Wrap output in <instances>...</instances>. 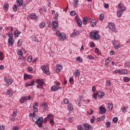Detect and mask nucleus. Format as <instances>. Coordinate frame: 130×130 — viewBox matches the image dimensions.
<instances>
[{"label": "nucleus", "mask_w": 130, "mask_h": 130, "mask_svg": "<svg viewBox=\"0 0 130 130\" xmlns=\"http://www.w3.org/2000/svg\"><path fill=\"white\" fill-rule=\"evenodd\" d=\"M109 29H110L111 31L116 32V33L118 32L117 30L115 29V25H114L113 23H109Z\"/></svg>", "instance_id": "obj_6"}, {"label": "nucleus", "mask_w": 130, "mask_h": 130, "mask_svg": "<svg viewBox=\"0 0 130 130\" xmlns=\"http://www.w3.org/2000/svg\"><path fill=\"white\" fill-rule=\"evenodd\" d=\"M76 60L78 62H82V61H83V59H82V58H81V57H78L76 59Z\"/></svg>", "instance_id": "obj_39"}, {"label": "nucleus", "mask_w": 130, "mask_h": 130, "mask_svg": "<svg viewBox=\"0 0 130 130\" xmlns=\"http://www.w3.org/2000/svg\"><path fill=\"white\" fill-rule=\"evenodd\" d=\"M69 82H70V84H73L74 83V78H73V77H71L69 79Z\"/></svg>", "instance_id": "obj_55"}, {"label": "nucleus", "mask_w": 130, "mask_h": 130, "mask_svg": "<svg viewBox=\"0 0 130 130\" xmlns=\"http://www.w3.org/2000/svg\"><path fill=\"white\" fill-rule=\"evenodd\" d=\"M53 118V115H51V114H48L47 115V118H48L49 119H52V118Z\"/></svg>", "instance_id": "obj_48"}, {"label": "nucleus", "mask_w": 130, "mask_h": 130, "mask_svg": "<svg viewBox=\"0 0 130 130\" xmlns=\"http://www.w3.org/2000/svg\"><path fill=\"white\" fill-rule=\"evenodd\" d=\"M22 46V41L21 40H19L18 42V45L17 46L18 47H20V46Z\"/></svg>", "instance_id": "obj_46"}, {"label": "nucleus", "mask_w": 130, "mask_h": 130, "mask_svg": "<svg viewBox=\"0 0 130 130\" xmlns=\"http://www.w3.org/2000/svg\"><path fill=\"white\" fill-rule=\"evenodd\" d=\"M88 23V18L84 17L83 18V25H87Z\"/></svg>", "instance_id": "obj_27"}, {"label": "nucleus", "mask_w": 130, "mask_h": 130, "mask_svg": "<svg viewBox=\"0 0 130 130\" xmlns=\"http://www.w3.org/2000/svg\"><path fill=\"white\" fill-rule=\"evenodd\" d=\"M4 8H5L6 11H8L9 8V4H5L4 6Z\"/></svg>", "instance_id": "obj_49"}, {"label": "nucleus", "mask_w": 130, "mask_h": 130, "mask_svg": "<svg viewBox=\"0 0 130 130\" xmlns=\"http://www.w3.org/2000/svg\"><path fill=\"white\" fill-rule=\"evenodd\" d=\"M76 23L78 26V27H81L82 25V20L80 19H77L76 21Z\"/></svg>", "instance_id": "obj_25"}, {"label": "nucleus", "mask_w": 130, "mask_h": 130, "mask_svg": "<svg viewBox=\"0 0 130 130\" xmlns=\"http://www.w3.org/2000/svg\"><path fill=\"white\" fill-rule=\"evenodd\" d=\"M13 12H17L18 11V6L16 5H14L13 7Z\"/></svg>", "instance_id": "obj_33"}, {"label": "nucleus", "mask_w": 130, "mask_h": 130, "mask_svg": "<svg viewBox=\"0 0 130 130\" xmlns=\"http://www.w3.org/2000/svg\"><path fill=\"white\" fill-rule=\"evenodd\" d=\"M126 110H127V108L126 107H123L121 108L122 112L125 113V112H126Z\"/></svg>", "instance_id": "obj_35"}, {"label": "nucleus", "mask_w": 130, "mask_h": 130, "mask_svg": "<svg viewBox=\"0 0 130 130\" xmlns=\"http://www.w3.org/2000/svg\"><path fill=\"white\" fill-rule=\"evenodd\" d=\"M70 16H76V12L75 11H71Z\"/></svg>", "instance_id": "obj_50"}, {"label": "nucleus", "mask_w": 130, "mask_h": 130, "mask_svg": "<svg viewBox=\"0 0 130 130\" xmlns=\"http://www.w3.org/2000/svg\"><path fill=\"white\" fill-rule=\"evenodd\" d=\"M4 53L0 52V60H3L4 59Z\"/></svg>", "instance_id": "obj_41"}, {"label": "nucleus", "mask_w": 130, "mask_h": 130, "mask_svg": "<svg viewBox=\"0 0 130 130\" xmlns=\"http://www.w3.org/2000/svg\"><path fill=\"white\" fill-rule=\"evenodd\" d=\"M124 68H130V62H127L124 64Z\"/></svg>", "instance_id": "obj_37"}, {"label": "nucleus", "mask_w": 130, "mask_h": 130, "mask_svg": "<svg viewBox=\"0 0 130 130\" xmlns=\"http://www.w3.org/2000/svg\"><path fill=\"white\" fill-rule=\"evenodd\" d=\"M6 95H8L9 97H11V96H13V91H12L11 90H8Z\"/></svg>", "instance_id": "obj_24"}, {"label": "nucleus", "mask_w": 130, "mask_h": 130, "mask_svg": "<svg viewBox=\"0 0 130 130\" xmlns=\"http://www.w3.org/2000/svg\"><path fill=\"white\" fill-rule=\"evenodd\" d=\"M73 4L74 8H78L79 6V0H74Z\"/></svg>", "instance_id": "obj_20"}, {"label": "nucleus", "mask_w": 130, "mask_h": 130, "mask_svg": "<svg viewBox=\"0 0 130 130\" xmlns=\"http://www.w3.org/2000/svg\"><path fill=\"white\" fill-rule=\"evenodd\" d=\"M27 18H28V19H30L31 20H36V21L38 20V16L35 13H31L27 16Z\"/></svg>", "instance_id": "obj_7"}, {"label": "nucleus", "mask_w": 130, "mask_h": 130, "mask_svg": "<svg viewBox=\"0 0 130 130\" xmlns=\"http://www.w3.org/2000/svg\"><path fill=\"white\" fill-rule=\"evenodd\" d=\"M56 68L58 70H62V66L61 64H57L56 66Z\"/></svg>", "instance_id": "obj_42"}, {"label": "nucleus", "mask_w": 130, "mask_h": 130, "mask_svg": "<svg viewBox=\"0 0 130 130\" xmlns=\"http://www.w3.org/2000/svg\"><path fill=\"white\" fill-rule=\"evenodd\" d=\"M75 77H79L80 76V70L77 69L75 71Z\"/></svg>", "instance_id": "obj_28"}, {"label": "nucleus", "mask_w": 130, "mask_h": 130, "mask_svg": "<svg viewBox=\"0 0 130 130\" xmlns=\"http://www.w3.org/2000/svg\"><path fill=\"white\" fill-rule=\"evenodd\" d=\"M27 61H28V62H31V61H32V56H29L28 57Z\"/></svg>", "instance_id": "obj_54"}, {"label": "nucleus", "mask_w": 130, "mask_h": 130, "mask_svg": "<svg viewBox=\"0 0 130 130\" xmlns=\"http://www.w3.org/2000/svg\"><path fill=\"white\" fill-rule=\"evenodd\" d=\"M46 69V66H43L41 67V70L43 71L44 74H46V75H49V70H46L45 69Z\"/></svg>", "instance_id": "obj_11"}, {"label": "nucleus", "mask_w": 130, "mask_h": 130, "mask_svg": "<svg viewBox=\"0 0 130 130\" xmlns=\"http://www.w3.org/2000/svg\"><path fill=\"white\" fill-rule=\"evenodd\" d=\"M64 103L65 104H68V103H69V99H65L64 100Z\"/></svg>", "instance_id": "obj_63"}, {"label": "nucleus", "mask_w": 130, "mask_h": 130, "mask_svg": "<svg viewBox=\"0 0 130 130\" xmlns=\"http://www.w3.org/2000/svg\"><path fill=\"white\" fill-rule=\"evenodd\" d=\"M58 26V22L56 21H53V27L52 29H55L56 27Z\"/></svg>", "instance_id": "obj_19"}, {"label": "nucleus", "mask_w": 130, "mask_h": 130, "mask_svg": "<svg viewBox=\"0 0 130 130\" xmlns=\"http://www.w3.org/2000/svg\"><path fill=\"white\" fill-rule=\"evenodd\" d=\"M20 34H21V32H19V31H18V30H16L14 32V35L16 37H19V35H20Z\"/></svg>", "instance_id": "obj_31"}, {"label": "nucleus", "mask_w": 130, "mask_h": 130, "mask_svg": "<svg viewBox=\"0 0 130 130\" xmlns=\"http://www.w3.org/2000/svg\"><path fill=\"white\" fill-rule=\"evenodd\" d=\"M32 120L38 124L39 127H41L43 124V117H39L38 116H35L32 117Z\"/></svg>", "instance_id": "obj_1"}, {"label": "nucleus", "mask_w": 130, "mask_h": 130, "mask_svg": "<svg viewBox=\"0 0 130 130\" xmlns=\"http://www.w3.org/2000/svg\"><path fill=\"white\" fill-rule=\"evenodd\" d=\"M13 33L9 34L8 37H9V38H13Z\"/></svg>", "instance_id": "obj_64"}, {"label": "nucleus", "mask_w": 130, "mask_h": 130, "mask_svg": "<svg viewBox=\"0 0 130 130\" xmlns=\"http://www.w3.org/2000/svg\"><path fill=\"white\" fill-rule=\"evenodd\" d=\"M77 130H86L84 127H83V125L79 124L77 126Z\"/></svg>", "instance_id": "obj_29"}, {"label": "nucleus", "mask_w": 130, "mask_h": 130, "mask_svg": "<svg viewBox=\"0 0 130 130\" xmlns=\"http://www.w3.org/2000/svg\"><path fill=\"white\" fill-rule=\"evenodd\" d=\"M50 123L51 125H52V126H53V125H54V121H53V120L52 119L50 120Z\"/></svg>", "instance_id": "obj_58"}, {"label": "nucleus", "mask_w": 130, "mask_h": 130, "mask_svg": "<svg viewBox=\"0 0 130 130\" xmlns=\"http://www.w3.org/2000/svg\"><path fill=\"white\" fill-rule=\"evenodd\" d=\"M99 19H100V21H103V20L104 19V14H101L100 15Z\"/></svg>", "instance_id": "obj_38"}, {"label": "nucleus", "mask_w": 130, "mask_h": 130, "mask_svg": "<svg viewBox=\"0 0 130 130\" xmlns=\"http://www.w3.org/2000/svg\"><path fill=\"white\" fill-rule=\"evenodd\" d=\"M105 95V93L102 91H99L98 93L99 99H101Z\"/></svg>", "instance_id": "obj_14"}, {"label": "nucleus", "mask_w": 130, "mask_h": 130, "mask_svg": "<svg viewBox=\"0 0 130 130\" xmlns=\"http://www.w3.org/2000/svg\"><path fill=\"white\" fill-rule=\"evenodd\" d=\"M17 54L18 55H21L22 56V55H23V52L20 50H18V52H17Z\"/></svg>", "instance_id": "obj_59"}, {"label": "nucleus", "mask_w": 130, "mask_h": 130, "mask_svg": "<svg viewBox=\"0 0 130 130\" xmlns=\"http://www.w3.org/2000/svg\"><path fill=\"white\" fill-rule=\"evenodd\" d=\"M68 109L69 110V111H73L74 110V106H73V104H68Z\"/></svg>", "instance_id": "obj_18"}, {"label": "nucleus", "mask_w": 130, "mask_h": 130, "mask_svg": "<svg viewBox=\"0 0 130 130\" xmlns=\"http://www.w3.org/2000/svg\"><path fill=\"white\" fill-rule=\"evenodd\" d=\"M113 73L114 74H120V70H116L113 71Z\"/></svg>", "instance_id": "obj_51"}, {"label": "nucleus", "mask_w": 130, "mask_h": 130, "mask_svg": "<svg viewBox=\"0 0 130 130\" xmlns=\"http://www.w3.org/2000/svg\"><path fill=\"white\" fill-rule=\"evenodd\" d=\"M124 82H129V78L127 77H124L123 78Z\"/></svg>", "instance_id": "obj_52"}, {"label": "nucleus", "mask_w": 130, "mask_h": 130, "mask_svg": "<svg viewBox=\"0 0 130 130\" xmlns=\"http://www.w3.org/2000/svg\"><path fill=\"white\" fill-rule=\"evenodd\" d=\"M105 118V116H102L101 118H98V121H100L101 119Z\"/></svg>", "instance_id": "obj_62"}, {"label": "nucleus", "mask_w": 130, "mask_h": 130, "mask_svg": "<svg viewBox=\"0 0 130 130\" xmlns=\"http://www.w3.org/2000/svg\"><path fill=\"white\" fill-rule=\"evenodd\" d=\"M111 60H112V59L111 57H108L107 59H106L105 63L107 67H108L109 66L108 65V63H109V62H110Z\"/></svg>", "instance_id": "obj_21"}, {"label": "nucleus", "mask_w": 130, "mask_h": 130, "mask_svg": "<svg viewBox=\"0 0 130 130\" xmlns=\"http://www.w3.org/2000/svg\"><path fill=\"white\" fill-rule=\"evenodd\" d=\"M56 36L58 37L59 40H61V41H63L66 39V34L63 32H60L59 30L56 31Z\"/></svg>", "instance_id": "obj_3"}, {"label": "nucleus", "mask_w": 130, "mask_h": 130, "mask_svg": "<svg viewBox=\"0 0 130 130\" xmlns=\"http://www.w3.org/2000/svg\"><path fill=\"white\" fill-rule=\"evenodd\" d=\"M90 37L92 39L94 40H97L98 39H100V36L98 35L97 31H92L90 33Z\"/></svg>", "instance_id": "obj_4"}, {"label": "nucleus", "mask_w": 130, "mask_h": 130, "mask_svg": "<svg viewBox=\"0 0 130 130\" xmlns=\"http://www.w3.org/2000/svg\"><path fill=\"white\" fill-rule=\"evenodd\" d=\"M41 106L43 107V112H45L47 111L49 109L48 105L46 102H43L41 104Z\"/></svg>", "instance_id": "obj_5"}, {"label": "nucleus", "mask_w": 130, "mask_h": 130, "mask_svg": "<svg viewBox=\"0 0 130 130\" xmlns=\"http://www.w3.org/2000/svg\"><path fill=\"white\" fill-rule=\"evenodd\" d=\"M23 10H26V4H23L21 5Z\"/></svg>", "instance_id": "obj_61"}, {"label": "nucleus", "mask_w": 130, "mask_h": 130, "mask_svg": "<svg viewBox=\"0 0 130 130\" xmlns=\"http://www.w3.org/2000/svg\"><path fill=\"white\" fill-rule=\"evenodd\" d=\"M26 100H28V96H23L20 99V103L23 104L25 103V101H26Z\"/></svg>", "instance_id": "obj_13"}, {"label": "nucleus", "mask_w": 130, "mask_h": 130, "mask_svg": "<svg viewBox=\"0 0 130 130\" xmlns=\"http://www.w3.org/2000/svg\"><path fill=\"white\" fill-rule=\"evenodd\" d=\"M108 107L110 111H111V110H112V109L113 108V104H112V103H109L108 104Z\"/></svg>", "instance_id": "obj_23"}, {"label": "nucleus", "mask_w": 130, "mask_h": 130, "mask_svg": "<svg viewBox=\"0 0 130 130\" xmlns=\"http://www.w3.org/2000/svg\"><path fill=\"white\" fill-rule=\"evenodd\" d=\"M32 78H33V76H32V75L27 74H25L23 76V79L25 81H26V80H31Z\"/></svg>", "instance_id": "obj_9"}, {"label": "nucleus", "mask_w": 130, "mask_h": 130, "mask_svg": "<svg viewBox=\"0 0 130 130\" xmlns=\"http://www.w3.org/2000/svg\"><path fill=\"white\" fill-rule=\"evenodd\" d=\"M41 11H43V12H45V13H46V11H47V9L46 7H43L42 8L40 9V12H41Z\"/></svg>", "instance_id": "obj_34"}, {"label": "nucleus", "mask_w": 130, "mask_h": 130, "mask_svg": "<svg viewBox=\"0 0 130 130\" xmlns=\"http://www.w3.org/2000/svg\"><path fill=\"white\" fill-rule=\"evenodd\" d=\"M88 59H94V57H93L91 55H88L87 56Z\"/></svg>", "instance_id": "obj_56"}, {"label": "nucleus", "mask_w": 130, "mask_h": 130, "mask_svg": "<svg viewBox=\"0 0 130 130\" xmlns=\"http://www.w3.org/2000/svg\"><path fill=\"white\" fill-rule=\"evenodd\" d=\"M120 74H121V75H125V74H127V71L126 70H120Z\"/></svg>", "instance_id": "obj_30"}, {"label": "nucleus", "mask_w": 130, "mask_h": 130, "mask_svg": "<svg viewBox=\"0 0 130 130\" xmlns=\"http://www.w3.org/2000/svg\"><path fill=\"white\" fill-rule=\"evenodd\" d=\"M83 125L85 128V130H93V127L91 125H89V124L84 123Z\"/></svg>", "instance_id": "obj_10"}, {"label": "nucleus", "mask_w": 130, "mask_h": 130, "mask_svg": "<svg viewBox=\"0 0 130 130\" xmlns=\"http://www.w3.org/2000/svg\"><path fill=\"white\" fill-rule=\"evenodd\" d=\"M46 23L45 22H43L40 24V28H43L45 27Z\"/></svg>", "instance_id": "obj_47"}, {"label": "nucleus", "mask_w": 130, "mask_h": 130, "mask_svg": "<svg viewBox=\"0 0 130 130\" xmlns=\"http://www.w3.org/2000/svg\"><path fill=\"white\" fill-rule=\"evenodd\" d=\"M17 113H18V111L17 109L15 110L13 112V114L12 116H13L14 118H15V117L17 116Z\"/></svg>", "instance_id": "obj_36"}, {"label": "nucleus", "mask_w": 130, "mask_h": 130, "mask_svg": "<svg viewBox=\"0 0 130 130\" xmlns=\"http://www.w3.org/2000/svg\"><path fill=\"white\" fill-rule=\"evenodd\" d=\"M60 89V87L54 85L51 87V91L53 92H55V91H57V90H59Z\"/></svg>", "instance_id": "obj_12"}, {"label": "nucleus", "mask_w": 130, "mask_h": 130, "mask_svg": "<svg viewBox=\"0 0 130 130\" xmlns=\"http://www.w3.org/2000/svg\"><path fill=\"white\" fill-rule=\"evenodd\" d=\"M12 83H13V80L10 79L7 80L8 85H11Z\"/></svg>", "instance_id": "obj_43"}, {"label": "nucleus", "mask_w": 130, "mask_h": 130, "mask_svg": "<svg viewBox=\"0 0 130 130\" xmlns=\"http://www.w3.org/2000/svg\"><path fill=\"white\" fill-rule=\"evenodd\" d=\"M95 52L96 53H99V54H100V51L99 50V49L98 48H96L95 49Z\"/></svg>", "instance_id": "obj_60"}, {"label": "nucleus", "mask_w": 130, "mask_h": 130, "mask_svg": "<svg viewBox=\"0 0 130 130\" xmlns=\"http://www.w3.org/2000/svg\"><path fill=\"white\" fill-rule=\"evenodd\" d=\"M106 126L107 127H110V121L106 122Z\"/></svg>", "instance_id": "obj_57"}, {"label": "nucleus", "mask_w": 130, "mask_h": 130, "mask_svg": "<svg viewBox=\"0 0 130 130\" xmlns=\"http://www.w3.org/2000/svg\"><path fill=\"white\" fill-rule=\"evenodd\" d=\"M114 47V48H115V49H118V48L122 47V45H121V44H119L118 45H115Z\"/></svg>", "instance_id": "obj_32"}, {"label": "nucleus", "mask_w": 130, "mask_h": 130, "mask_svg": "<svg viewBox=\"0 0 130 130\" xmlns=\"http://www.w3.org/2000/svg\"><path fill=\"white\" fill-rule=\"evenodd\" d=\"M90 122L91 123H93L94 122H95V116H92V118L90 120Z\"/></svg>", "instance_id": "obj_45"}, {"label": "nucleus", "mask_w": 130, "mask_h": 130, "mask_svg": "<svg viewBox=\"0 0 130 130\" xmlns=\"http://www.w3.org/2000/svg\"><path fill=\"white\" fill-rule=\"evenodd\" d=\"M113 121L114 123H116V122L118 121V118H117V117H114L113 118Z\"/></svg>", "instance_id": "obj_44"}, {"label": "nucleus", "mask_w": 130, "mask_h": 130, "mask_svg": "<svg viewBox=\"0 0 130 130\" xmlns=\"http://www.w3.org/2000/svg\"><path fill=\"white\" fill-rule=\"evenodd\" d=\"M14 39L11 38L8 39V43L10 46H12L14 45Z\"/></svg>", "instance_id": "obj_17"}, {"label": "nucleus", "mask_w": 130, "mask_h": 130, "mask_svg": "<svg viewBox=\"0 0 130 130\" xmlns=\"http://www.w3.org/2000/svg\"><path fill=\"white\" fill-rule=\"evenodd\" d=\"M100 109V112L99 114H104L106 112V108L102 107V106H101L99 107Z\"/></svg>", "instance_id": "obj_8"}, {"label": "nucleus", "mask_w": 130, "mask_h": 130, "mask_svg": "<svg viewBox=\"0 0 130 130\" xmlns=\"http://www.w3.org/2000/svg\"><path fill=\"white\" fill-rule=\"evenodd\" d=\"M23 4H24L23 0H16V4L18 7H22Z\"/></svg>", "instance_id": "obj_16"}, {"label": "nucleus", "mask_w": 130, "mask_h": 130, "mask_svg": "<svg viewBox=\"0 0 130 130\" xmlns=\"http://www.w3.org/2000/svg\"><path fill=\"white\" fill-rule=\"evenodd\" d=\"M96 24H97V21H96L95 19H92L90 23L91 27H95V26H96Z\"/></svg>", "instance_id": "obj_22"}, {"label": "nucleus", "mask_w": 130, "mask_h": 130, "mask_svg": "<svg viewBox=\"0 0 130 130\" xmlns=\"http://www.w3.org/2000/svg\"><path fill=\"white\" fill-rule=\"evenodd\" d=\"M118 8L120 9L117 12V15L118 17H121L122 14H123V12H125V10H126V7H124L122 3H119L118 4Z\"/></svg>", "instance_id": "obj_2"}, {"label": "nucleus", "mask_w": 130, "mask_h": 130, "mask_svg": "<svg viewBox=\"0 0 130 130\" xmlns=\"http://www.w3.org/2000/svg\"><path fill=\"white\" fill-rule=\"evenodd\" d=\"M37 107H38V103L36 102L34 104L32 108H37Z\"/></svg>", "instance_id": "obj_53"}, {"label": "nucleus", "mask_w": 130, "mask_h": 130, "mask_svg": "<svg viewBox=\"0 0 130 130\" xmlns=\"http://www.w3.org/2000/svg\"><path fill=\"white\" fill-rule=\"evenodd\" d=\"M77 35H79V33L73 32L71 34V37H73V38H74V37H76V36H77Z\"/></svg>", "instance_id": "obj_40"}, {"label": "nucleus", "mask_w": 130, "mask_h": 130, "mask_svg": "<svg viewBox=\"0 0 130 130\" xmlns=\"http://www.w3.org/2000/svg\"><path fill=\"white\" fill-rule=\"evenodd\" d=\"M36 83L37 84H39V85H43L44 84V81L43 79H37L36 81Z\"/></svg>", "instance_id": "obj_15"}, {"label": "nucleus", "mask_w": 130, "mask_h": 130, "mask_svg": "<svg viewBox=\"0 0 130 130\" xmlns=\"http://www.w3.org/2000/svg\"><path fill=\"white\" fill-rule=\"evenodd\" d=\"M32 41H34L35 42H39V40L37 39V36L35 35L32 38Z\"/></svg>", "instance_id": "obj_26"}]
</instances>
